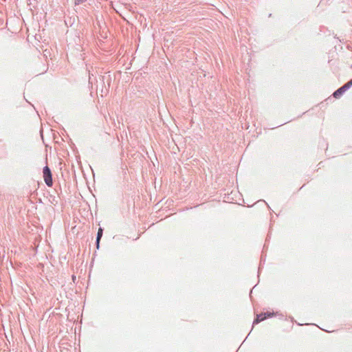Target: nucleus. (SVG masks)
<instances>
[{"label":"nucleus","mask_w":352,"mask_h":352,"mask_svg":"<svg viewBox=\"0 0 352 352\" xmlns=\"http://www.w3.org/2000/svg\"><path fill=\"white\" fill-rule=\"evenodd\" d=\"M43 179H44L45 184L49 187H51L53 185V181H52V173L48 166H46L43 168Z\"/></svg>","instance_id":"obj_1"},{"label":"nucleus","mask_w":352,"mask_h":352,"mask_svg":"<svg viewBox=\"0 0 352 352\" xmlns=\"http://www.w3.org/2000/svg\"><path fill=\"white\" fill-rule=\"evenodd\" d=\"M274 315L273 313H264V314H258L257 316H256V318L254 320V323H258L263 320H264L265 319H266L267 317H271Z\"/></svg>","instance_id":"obj_2"},{"label":"nucleus","mask_w":352,"mask_h":352,"mask_svg":"<svg viewBox=\"0 0 352 352\" xmlns=\"http://www.w3.org/2000/svg\"><path fill=\"white\" fill-rule=\"evenodd\" d=\"M346 91L345 87H340L333 93V96L336 98H339Z\"/></svg>","instance_id":"obj_3"},{"label":"nucleus","mask_w":352,"mask_h":352,"mask_svg":"<svg viewBox=\"0 0 352 352\" xmlns=\"http://www.w3.org/2000/svg\"><path fill=\"white\" fill-rule=\"evenodd\" d=\"M102 235V229L99 228V230L98 231V234H97V248L99 247V242H100Z\"/></svg>","instance_id":"obj_4"},{"label":"nucleus","mask_w":352,"mask_h":352,"mask_svg":"<svg viewBox=\"0 0 352 352\" xmlns=\"http://www.w3.org/2000/svg\"><path fill=\"white\" fill-rule=\"evenodd\" d=\"M352 85V80L348 82L346 84H345L343 87H345V89L346 90L348 88H349Z\"/></svg>","instance_id":"obj_5"},{"label":"nucleus","mask_w":352,"mask_h":352,"mask_svg":"<svg viewBox=\"0 0 352 352\" xmlns=\"http://www.w3.org/2000/svg\"><path fill=\"white\" fill-rule=\"evenodd\" d=\"M87 0H75V3L76 4H80L85 1H86Z\"/></svg>","instance_id":"obj_6"}]
</instances>
